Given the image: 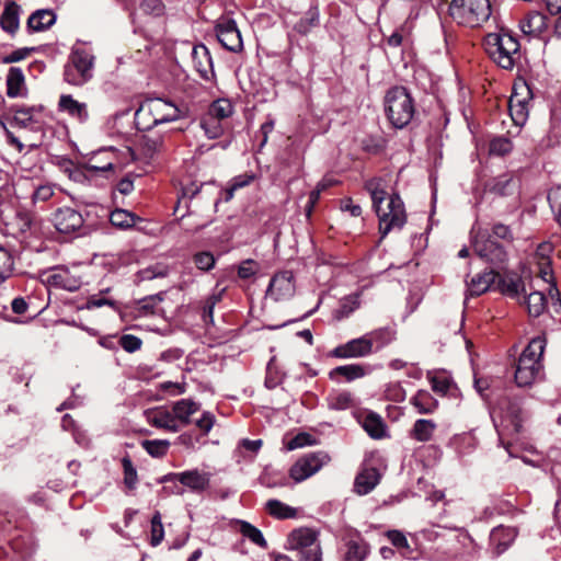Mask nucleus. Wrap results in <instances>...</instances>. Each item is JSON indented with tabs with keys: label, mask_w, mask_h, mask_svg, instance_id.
<instances>
[{
	"label": "nucleus",
	"mask_w": 561,
	"mask_h": 561,
	"mask_svg": "<svg viewBox=\"0 0 561 561\" xmlns=\"http://www.w3.org/2000/svg\"><path fill=\"white\" fill-rule=\"evenodd\" d=\"M366 188L370 193L373 207L379 218V232L385 238L392 230H400L405 221L407 214L404 204L399 195L392 194L386 207L382 203L386 198L383 182L381 179H371L367 181Z\"/></svg>",
	"instance_id": "f257e3e1"
},
{
	"label": "nucleus",
	"mask_w": 561,
	"mask_h": 561,
	"mask_svg": "<svg viewBox=\"0 0 561 561\" xmlns=\"http://www.w3.org/2000/svg\"><path fill=\"white\" fill-rule=\"evenodd\" d=\"M5 193L8 196L13 194L14 199H10V205L12 208V211H15L16 214V229L12 227V229H9L10 226H13V222H5V226L8 227L9 233H15V231L24 232L31 224V216L27 211L15 209L21 199L26 198L28 195L32 198V202L34 204L38 202H47L49 201L54 194H55V185L53 184H43L35 188H33L32 192H30V182L26 179H20L18 182L12 183L11 185H7L5 187L2 186V193Z\"/></svg>",
	"instance_id": "f03ea898"
},
{
	"label": "nucleus",
	"mask_w": 561,
	"mask_h": 561,
	"mask_svg": "<svg viewBox=\"0 0 561 561\" xmlns=\"http://www.w3.org/2000/svg\"><path fill=\"white\" fill-rule=\"evenodd\" d=\"M545 348L546 339L543 336H537L531 339L523 351L515 370V382L518 387H530L541 378Z\"/></svg>",
	"instance_id": "7ed1b4c3"
},
{
	"label": "nucleus",
	"mask_w": 561,
	"mask_h": 561,
	"mask_svg": "<svg viewBox=\"0 0 561 561\" xmlns=\"http://www.w3.org/2000/svg\"><path fill=\"white\" fill-rule=\"evenodd\" d=\"M483 44L490 58L503 69H512L519 59V43L510 33H489Z\"/></svg>",
	"instance_id": "20e7f679"
},
{
	"label": "nucleus",
	"mask_w": 561,
	"mask_h": 561,
	"mask_svg": "<svg viewBox=\"0 0 561 561\" xmlns=\"http://www.w3.org/2000/svg\"><path fill=\"white\" fill-rule=\"evenodd\" d=\"M385 112L391 125L403 128L410 124L414 114V100L404 87H393L385 96Z\"/></svg>",
	"instance_id": "39448f33"
},
{
	"label": "nucleus",
	"mask_w": 561,
	"mask_h": 561,
	"mask_svg": "<svg viewBox=\"0 0 561 561\" xmlns=\"http://www.w3.org/2000/svg\"><path fill=\"white\" fill-rule=\"evenodd\" d=\"M448 13L458 24L478 27L490 19L492 9L490 0H451Z\"/></svg>",
	"instance_id": "423d86ee"
},
{
	"label": "nucleus",
	"mask_w": 561,
	"mask_h": 561,
	"mask_svg": "<svg viewBox=\"0 0 561 561\" xmlns=\"http://www.w3.org/2000/svg\"><path fill=\"white\" fill-rule=\"evenodd\" d=\"M138 113L150 118L149 126L175 122L185 116L183 108L172 101L161 98L146 100L140 105Z\"/></svg>",
	"instance_id": "0eeeda50"
},
{
	"label": "nucleus",
	"mask_w": 561,
	"mask_h": 561,
	"mask_svg": "<svg viewBox=\"0 0 561 561\" xmlns=\"http://www.w3.org/2000/svg\"><path fill=\"white\" fill-rule=\"evenodd\" d=\"M291 550H298L300 561H321V550L317 540V533L311 528L301 527L293 530L287 539Z\"/></svg>",
	"instance_id": "6e6552de"
},
{
	"label": "nucleus",
	"mask_w": 561,
	"mask_h": 561,
	"mask_svg": "<svg viewBox=\"0 0 561 561\" xmlns=\"http://www.w3.org/2000/svg\"><path fill=\"white\" fill-rule=\"evenodd\" d=\"M93 56L81 48L73 49L70 62L65 68V80L72 85H82L92 78Z\"/></svg>",
	"instance_id": "1a4fd4ad"
},
{
	"label": "nucleus",
	"mask_w": 561,
	"mask_h": 561,
	"mask_svg": "<svg viewBox=\"0 0 561 561\" xmlns=\"http://www.w3.org/2000/svg\"><path fill=\"white\" fill-rule=\"evenodd\" d=\"M499 416L503 427L517 434L523 428L527 412L524 410L520 399L504 398L499 405Z\"/></svg>",
	"instance_id": "9d476101"
},
{
	"label": "nucleus",
	"mask_w": 561,
	"mask_h": 561,
	"mask_svg": "<svg viewBox=\"0 0 561 561\" xmlns=\"http://www.w3.org/2000/svg\"><path fill=\"white\" fill-rule=\"evenodd\" d=\"M329 461V455L323 451L308 454L291 466L289 476L295 482H302L317 473Z\"/></svg>",
	"instance_id": "9b49d317"
},
{
	"label": "nucleus",
	"mask_w": 561,
	"mask_h": 561,
	"mask_svg": "<svg viewBox=\"0 0 561 561\" xmlns=\"http://www.w3.org/2000/svg\"><path fill=\"white\" fill-rule=\"evenodd\" d=\"M473 249L480 257L494 265H501L507 260L504 248L495 242L488 232L477 233L473 240Z\"/></svg>",
	"instance_id": "f8f14e48"
},
{
	"label": "nucleus",
	"mask_w": 561,
	"mask_h": 561,
	"mask_svg": "<svg viewBox=\"0 0 561 561\" xmlns=\"http://www.w3.org/2000/svg\"><path fill=\"white\" fill-rule=\"evenodd\" d=\"M215 31L219 43L227 50L238 53L242 49L241 34L233 19L220 16L216 22Z\"/></svg>",
	"instance_id": "ddd939ff"
},
{
	"label": "nucleus",
	"mask_w": 561,
	"mask_h": 561,
	"mask_svg": "<svg viewBox=\"0 0 561 561\" xmlns=\"http://www.w3.org/2000/svg\"><path fill=\"white\" fill-rule=\"evenodd\" d=\"M210 477L211 474L209 472L192 469L182 472L169 473L162 478V481H179L192 492L202 493L209 488Z\"/></svg>",
	"instance_id": "4468645a"
},
{
	"label": "nucleus",
	"mask_w": 561,
	"mask_h": 561,
	"mask_svg": "<svg viewBox=\"0 0 561 561\" xmlns=\"http://www.w3.org/2000/svg\"><path fill=\"white\" fill-rule=\"evenodd\" d=\"M531 99L530 89L527 85L514 90L513 94L508 100L510 115L517 126H523L529 114V102Z\"/></svg>",
	"instance_id": "2eb2a0df"
},
{
	"label": "nucleus",
	"mask_w": 561,
	"mask_h": 561,
	"mask_svg": "<svg viewBox=\"0 0 561 561\" xmlns=\"http://www.w3.org/2000/svg\"><path fill=\"white\" fill-rule=\"evenodd\" d=\"M373 354L370 341L366 335L347 341L332 350L331 355L336 358H360Z\"/></svg>",
	"instance_id": "dca6fc26"
},
{
	"label": "nucleus",
	"mask_w": 561,
	"mask_h": 561,
	"mask_svg": "<svg viewBox=\"0 0 561 561\" xmlns=\"http://www.w3.org/2000/svg\"><path fill=\"white\" fill-rule=\"evenodd\" d=\"M48 286L65 289L68 291H76L81 287L82 280L79 275L73 273L68 267H55L47 275L44 280Z\"/></svg>",
	"instance_id": "f3484780"
},
{
	"label": "nucleus",
	"mask_w": 561,
	"mask_h": 561,
	"mask_svg": "<svg viewBox=\"0 0 561 561\" xmlns=\"http://www.w3.org/2000/svg\"><path fill=\"white\" fill-rule=\"evenodd\" d=\"M295 289L293 273L285 271L271 279L266 295L275 301L286 300L294 296Z\"/></svg>",
	"instance_id": "a211bd4d"
},
{
	"label": "nucleus",
	"mask_w": 561,
	"mask_h": 561,
	"mask_svg": "<svg viewBox=\"0 0 561 561\" xmlns=\"http://www.w3.org/2000/svg\"><path fill=\"white\" fill-rule=\"evenodd\" d=\"M54 225L61 233H70L83 225L82 215L71 207H62L54 214Z\"/></svg>",
	"instance_id": "6ab92c4d"
},
{
	"label": "nucleus",
	"mask_w": 561,
	"mask_h": 561,
	"mask_svg": "<svg viewBox=\"0 0 561 561\" xmlns=\"http://www.w3.org/2000/svg\"><path fill=\"white\" fill-rule=\"evenodd\" d=\"M144 415L146 421L157 428L165 430L171 433L180 431L181 426L174 423L172 411L170 412L164 407L147 409L144 411Z\"/></svg>",
	"instance_id": "aec40b11"
},
{
	"label": "nucleus",
	"mask_w": 561,
	"mask_h": 561,
	"mask_svg": "<svg viewBox=\"0 0 561 561\" xmlns=\"http://www.w3.org/2000/svg\"><path fill=\"white\" fill-rule=\"evenodd\" d=\"M58 108L81 124L89 119L88 104L75 100L70 94H62L59 98Z\"/></svg>",
	"instance_id": "412c9836"
},
{
	"label": "nucleus",
	"mask_w": 561,
	"mask_h": 561,
	"mask_svg": "<svg viewBox=\"0 0 561 561\" xmlns=\"http://www.w3.org/2000/svg\"><path fill=\"white\" fill-rule=\"evenodd\" d=\"M499 274L492 270L484 271L467 280V293L470 296H480L488 291L497 279Z\"/></svg>",
	"instance_id": "4be33fe9"
},
{
	"label": "nucleus",
	"mask_w": 561,
	"mask_h": 561,
	"mask_svg": "<svg viewBox=\"0 0 561 561\" xmlns=\"http://www.w3.org/2000/svg\"><path fill=\"white\" fill-rule=\"evenodd\" d=\"M201 408V404L192 399H181L173 403L172 415L174 423L181 425H188L191 416L195 414Z\"/></svg>",
	"instance_id": "5701e85b"
},
{
	"label": "nucleus",
	"mask_w": 561,
	"mask_h": 561,
	"mask_svg": "<svg viewBox=\"0 0 561 561\" xmlns=\"http://www.w3.org/2000/svg\"><path fill=\"white\" fill-rule=\"evenodd\" d=\"M380 474L376 468H364L356 477L354 490L359 495L371 492L379 483Z\"/></svg>",
	"instance_id": "b1692460"
},
{
	"label": "nucleus",
	"mask_w": 561,
	"mask_h": 561,
	"mask_svg": "<svg viewBox=\"0 0 561 561\" xmlns=\"http://www.w3.org/2000/svg\"><path fill=\"white\" fill-rule=\"evenodd\" d=\"M27 93L24 73L19 67H11L7 75V95L23 98Z\"/></svg>",
	"instance_id": "393cba45"
},
{
	"label": "nucleus",
	"mask_w": 561,
	"mask_h": 561,
	"mask_svg": "<svg viewBox=\"0 0 561 561\" xmlns=\"http://www.w3.org/2000/svg\"><path fill=\"white\" fill-rule=\"evenodd\" d=\"M517 530L514 527L499 526L491 533L490 539L495 547V553L499 556L503 553L511 543L515 540Z\"/></svg>",
	"instance_id": "a878e982"
},
{
	"label": "nucleus",
	"mask_w": 561,
	"mask_h": 561,
	"mask_svg": "<svg viewBox=\"0 0 561 561\" xmlns=\"http://www.w3.org/2000/svg\"><path fill=\"white\" fill-rule=\"evenodd\" d=\"M164 149L160 136H144L139 145V156L145 162L153 161Z\"/></svg>",
	"instance_id": "bb28decb"
},
{
	"label": "nucleus",
	"mask_w": 561,
	"mask_h": 561,
	"mask_svg": "<svg viewBox=\"0 0 561 561\" xmlns=\"http://www.w3.org/2000/svg\"><path fill=\"white\" fill-rule=\"evenodd\" d=\"M520 31L526 35H539L547 27L546 16L537 11H531L519 23Z\"/></svg>",
	"instance_id": "cd10ccee"
},
{
	"label": "nucleus",
	"mask_w": 561,
	"mask_h": 561,
	"mask_svg": "<svg viewBox=\"0 0 561 561\" xmlns=\"http://www.w3.org/2000/svg\"><path fill=\"white\" fill-rule=\"evenodd\" d=\"M21 8L15 0H7L5 8L2 12V30L14 34L20 26Z\"/></svg>",
	"instance_id": "c85d7f7f"
},
{
	"label": "nucleus",
	"mask_w": 561,
	"mask_h": 561,
	"mask_svg": "<svg viewBox=\"0 0 561 561\" xmlns=\"http://www.w3.org/2000/svg\"><path fill=\"white\" fill-rule=\"evenodd\" d=\"M499 278L500 291L513 299L520 300L522 293L524 291V283L520 277L516 275H506Z\"/></svg>",
	"instance_id": "c756f323"
},
{
	"label": "nucleus",
	"mask_w": 561,
	"mask_h": 561,
	"mask_svg": "<svg viewBox=\"0 0 561 561\" xmlns=\"http://www.w3.org/2000/svg\"><path fill=\"white\" fill-rule=\"evenodd\" d=\"M114 151L112 149H103L93 156L85 164V170L90 172H108L114 168V162L110 159Z\"/></svg>",
	"instance_id": "7c9ffc66"
},
{
	"label": "nucleus",
	"mask_w": 561,
	"mask_h": 561,
	"mask_svg": "<svg viewBox=\"0 0 561 561\" xmlns=\"http://www.w3.org/2000/svg\"><path fill=\"white\" fill-rule=\"evenodd\" d=\"M56 21L51 10H37L27 20V28L32 32H42L50 27Z\"/></svg>",
	"instance_id": "2f4dec72"
},
{
	"label": "nucleus",
	"mask_w": 561,
	"mask_h": 561,
	"mask_svg": "<svg viewBox=\"0 0 561 561\" xmlns=\"http://www.w3.org/2000/svg\"><path fill=\"white\" fill-rule=\"evenodd\" d=\"M325 400L328 408L333 411H344L355 405L353 394L345 390L331 391Z\"/></svg>",
	"instance_id": "473e14b6"
},
{
	"label": "nucleus",
	"mask_w": 561,
	"mask_h": 561,
	"mask_svg": "<svg viewBox=\"0 0 561 561\" xmlns=\"http://www.w3.org/2000/svg\"><path fill=\"white\" fill-rule=\"evenodd\" d=\"M365 335L370 341V348L375 353L390 344L396 337V332L390 328H379Z\"/></svg>",
	"instance_id": "72a5a7b5"
},
{
	"label": "nucleus",
	"mask_w": 561,
	"mask_h": 561,
	"mask_svg": "<svg viewBox=\"0 0 561 561\" xmlns=\"http://www.w3.org/2000/svg\"><path fill=\"white\" fill-rule=\"evenodd\" d=\"M411 404L421 414H431L438 407L437 400L426 390H419L411 399Z\"/></svg>",
	"instance_id": "f704fd0d"
},
{
	"label": "nucleus",
	"mask_w": 561,
	"mask_h": 561,
	"mask_svg": "<svg viewBox=\"0 0 561 561\" xmlns=\"http://www.w3.org/2000/svg\"><path fill=\"white\" fill-rule=\"evenodd\" d=\"M234 523L239 526V531L244 538L249 539L252 543L259 546L262 549L267 548V541L257 527L242 519H236Z\"/></svg>",
	"instance_id": "c9c22d12"
},
{
	"label": "nucleus",
	"mask_w": 561,
	"mask_h": 561,
	"mask_svg": "<svg viewBox=\"0 0 561 561\" xmlns=\"http://www.w3.org/2000/svg\"><path fill=\"white\" fill-rule=\"evenodd\" d=\"M436 430V424L432 420L420 419L416 420L410 435L413 439L425 443L428 442Z\"/></svg>",
	"instance_id": "e433bc0d"
},
{
	"label": "nucleus",
	"mask_w": 561,
	"mask_h": 561,
	"mask_svg": "<svg viewBox=\"0 0 561 561\" xmlns=\"http://www.w3.org/2000/svg\"><path fill=\"white\" fill-rule=\"evenodd\" d=\"M267 513L278 519L295 518L297 516V510L291 507L279 500H268L265 504Z\"/></svg>",
	"instance_id": "4c0bfd02"
},
{
	"label": "nucleus",
	"mask_w": 561,
	"mask_h": 561,
	"mask_svg": "<svg viewBox=\"0 0 561 561\" xmlns=\"http://www.w3.org/2000/svg\"><path fill=\"white\" fill-rule=\"evenodd\" d=\"M363 427L373 438L379 439L386 435L385 423L376 413L370 412L364 417Z\"/></svg>",
	"instance_id": "58836bf2"
},
{
	"label": "nucleus",
	"mask_w": 561,
	"mask_h": 561,
	"mask_svg": "<svg viewBox=\"0 0 561 561\" xmlns=\"http://www.w3.org/2000/svg\"><path fill=\"white\" fill-rule=\"evenodd\" d=\"M193 59L197 71L206 78L211 68V57L205 45H198L193 48Z\"/></svg>",
	"instance_id": "ea45409f"
},
{
	"label": "nucleus",
	"mask_w": 561,
	"mask_h": 561,
	"mask_svg": "<svg viewBox=\"0 0 561 561\" xmlns=\"http://www.w3.org/2000/svg\"><path fill=\"white\" fill-rule=\"evenodd\" d=\"M110 221L117 228L128 229L134 227L137 221H140V218L128 210L118 208L111 213Z\"/></svg>",
	"instance_id": "a19ab883"
},
{
	"label": "nucleus",
	"mask_w": 561,
	"mask_h": 561,
	"mask_svg": "<svg viewBox=\"0 0 561 561\" xmlns=\"http://www.w3.org/2000/svg\"><path fill=\"white\" fill-rule=\"evenodd\" d=\"M528 313L531 317H539L546 309L547 301L542 291L535 290L525 298Z\"/></svg>",
	"instance_id": "79ce46f5"
},
{
	"label": "nucleus",
	"mask_w": 561,
	"mask_h": 561,
	"mask_svg": "<svg viewBox=\"0 0 561 561\" xmlns=\"http://www.w3.org/2000/svg\"><path fill=\"white\" fill-rule=\"evenodd\" d=\"M359 307L358 295H351L340 300L339 308L334 310L333 318L337 321L347 318Z\"/></svg>",
	"instance_id": "37998d69"
},
{
	"label": "nucleus",
	"mask_w": 561,
	"mask_h": 561,
	"mask_svg": "<svg viewBox=\"0 0 561 561\" xmlns=\"http://www.w3.org/2000/svg\"><path fill=\"white\" fill-rule=\"evenodd\" d=\"M538 267H539L540 278L549 285L548 290H549V295L551 296V298H554L556 296L559 297L560 293L554 283L550 259H545L543 261H539Z\"/></svg>",
	"instance_id": "c03bdc74"
},
{
	"label": "nucleus",
	"mask_w": 561,
	"mask_h": 561,
	"mask_svg": "<svg viewBox=\"0 0 561 561\" xmlns=\"http://www.w3.org/2000/svg\"><path fill=\"white\" fill-rule=\"evenodd\" d=\"M232 113L233 106L231 102L227 99H218L210 104L206 114L221 121L228 118Z\"/></svg>",
	"instance_id": "a18cd8bd"
},
{
	"label": "nucleus",
	"mask_w": 561,
	"mask_h": 561,
	"mask_svg": "<svg viewBox=\"0 0 561 561\" xmlns=\"http://www.w3.org/2000/svg\"><path fill=\"white\" fill-rule=\"evenodd\" d=\"M332 374L344 377L347 381H352L363 378L366 375V368L360 364H348L335 367Z\"/></svg>",
	"instance_id": "49530a36"
},
{
	"label": "nucleus",
	"mask_w": 561,
	"mask_h": 561,
	"mask_svg": "<svg viewBox=\"0 0 561 561\" xmlns=\"http://www.w3.org/2000/svg\"><path fill=\"white\" fill-rule=\"evenodd\" d=\"M387 537L391 541V543L400 550L401 554L404 558H414L413 550L411 549L408 539L403 533L399 530H389L387 533Z\"/></svg>",
	"instance_id": "de8ad7c7"
},
{
	"label": "nucleus",
	"mask_w": 561,
	"mask_h": 561,
	"mask_svg": "<svg viewBox=\"0 0 561 561\" xmlns=\"http://www.w3.org/2000/svg\"><path fill=\"white\" fill-rule=\"evenodd\" d=\"M201 127L209 139L220 137L224 131L220 121L207 114L201 119Z\"/></svg>",
	"instance_id": "09e8293b"
},
{
	"label": "nucleus",
	"mask_w": 561,
	"mask_h": 561,
	"mask_svg": "<svg viewBox=\"0 0 561 561\" xmlns=\"http://www.w3.org/2000/svg\"><path fill=\"white\" fill-rule=\"evenodd\" d=\"M141 446L150 456L159 458L167 454L170 442L165 439L144 440Z\"/></svg>",
	"instance_id": "8fccbe9b"
},
{
	"label": "nucleus",
	"mask_w": 561,
	"mask_h": 561,
	"mask_svg": "<svg viewBox=\"0 0 561 561\" xmlns=\"http://www.w3.org/2000/svg\"><path fill=\"white\" fill-rule=\"evenodd\" d=\"M368 553V547L365 542L351 541L347 545L345 561H363Z\"/></svg>",
	"instance_id": "3c124183"
},
{
	"label": "nucleus",
	"mask_w": 561,
	"mask_h": 561,
	"mask_svg": "<svg viewBox=\"0 0 561 561\" xmlns=\"http://www.w3.org/2000/svg\"><path fill=\"white\" fill-rule=\"evenodd\" d=\"M163 300L161 294L148 296L138 301L137 311L139 316H148L154 313L156 307Z\"/></svg>",
	"instance_id": "603ef678"
},
{
	"label": "nucleus",
	"mask_w": 561,
	"mask_h": 561,
	"mask_svg": "<svg viewBox=\"0 0 561 561\" xmlns=\"http://www.w3.org/2000/svg\"><path fill=\"white\" fill-rule=\"evenodd\" d=\"M193 262L199 271L208 272L215 266L216 260L211 252L202 251L193 255Z\"/></svg>",
	"instance_id": "864d4df0"
},
{
	"label": "nucleus",
	"mask_w": 561,
	"mask_h": 561,
	"mask_svg": "<svg viewBox=\"0 0 561 561\" xmlns=\"http://www.w3.org/2000/svg\"><path fill=\"white\" fill-rule=\"evenodd\" d=\"M319 22V16L316 11H309L301 18L294 26V30L300 34H307Z\"/></svg>",
	"instance_id": "5fc2aeb1"
},
{
	"label": "nucleus",
	"mask_w": 561,
	"mask_h": 561,
	"mask_svg": "<svg viewBox=\"0 0 561 561\" xmlns=\"http://www.w3.org/2000/svg\"><path fill=\"white\" fill-rule=\"evenodd\" d=\"M122 465L124 469V483L129 490H133L138 481L137 471L128 457L122 459Z\"/></svg>",
	"instance_id": "6e6d98bb"
},
{
	"label": "nucleus",
	"mask_w": 561,
	"mask_h": 561,
	"mask_svg": "<svg viewBox=\"0 0 561 561\" xmlns=\"http://www.w3.org/2000/svg\"><path fill=\"white\" fill-rule=\"evenodd\" d=\"M164 536V529L160 513H156L151 519V545L157 547L161 543Z\"/></svg>",
	"instance_id": "4d7b16f0"
},
{
	"label": "nucleus",
	"mask_w": 561,
	"mask_h": 561,
	"mask_svg": "<svg viewBox=\"0 0 561 561\" xmlns=\"http://www.w3.org/2000/svg\"><path fill=\"white\" fill-rule=\"evenodd\" d=\"M513 144L508 138L497 137L490 142V152L492 154L504 156L511 152Z\"/></svg>",
	"instance_id": "13d9d810"
},
{
	"label": "nucleus",
	"mask_w": 561,
	"mask_h": 561,
	"mask_svg": "<svg viewBox=\"0 0 561 561\" xmlns=\"http://www.w3.org/2000/svg\"><path fill=\"white\" fill-rule=\"evenodd\" d=\"M548 201L551 209L554 211L558 222L561 226V185L550 190Z\"/></svg>",
	"instance_id": "bf43d9fd"
},
{
	"label": "nucleus",
	"mask_w": 561,
	"mask_h": 561,
	"mask_svg": "<svg viewBox=\"0 0 561 561\" xmlns=\"http://www.w3.org/2000/svg\"><path fill=\"white\" fill-rule=\"evenodd\" d=\"M168 270L164 266L156 265L141 270L138 273L140 280H151L158 277H165Z\"/></svg>",
	"instance_id": "052dcab7"
},
{
	"label": "nucleus",
	"mask_w": 561,
	"mask_h": 561,
	"mask_svg": "<svg viewBox=\"0 0 561 561\" xmlns=\"http://www.w3.org/2000/svg\"><path fill=\"white\" fill-rule=\"evenodd\" d=\"M119 344L128 353L138 351L141 347V340L131 334H125L121 337Z\"/></svg>",
	"instance_id": "680f3d73"
},
{
	"label": "nucleus",
	"mask_w": 561,
	"mask_h": 561,
	"mask_svg": "<svg viewBox=\"0 0 561 561\" xmlns=\"http://www.w3.org/2000/svg\"><path fill=\"white\" fill-rule=\"evenodd\" d=\"M160 390L167 392L170 396L176 397L186 392V383L185 382H172L164 381L159 386Z\"/></svg>",
	"instance_id": "e2e57ef3"
},
{
	"label": "nucleus",
	"mask_w": 561,
	"mask_h": 561,
	"mask_svg": "<svg viewBox=\"0 0 561 561\" xmlns=\"http://www.w3.org/2000/svg\"><path fill=\"white\" fill-rule=\"evenodd\" d=\"M103 306H110L112 307L114 310H118V306H117V302L112 300V299H107V298H103V297H100L98 295H93L91 296L88 300H87V304H85V307L87 309H94V308H101Z\"/></svg>",
	"instance_id": "0e129e2a"
},
{
	"label": "nucleus",
	"mask_w": 561,
	"mask_h": 561,
	"mask_svg": "<svg viewBox=\"0 0 561 561\" xmlns=\"http://www.w3.org/2000/svg\"><path fill=\"white\" fill-rule=\"evenodd\" d=\"M33 50H34V48H28V47L19 48L16 50L12 51L11 54H7L5 56H2V62L3 64H12V62L21 61V60L25 59Z\"/></svg>",
	"instance_id": "69168bd1"
},
{
	"label": "nucleus",
	"mask_w": 561,
	"mask_h": 561,
	"mask_svg": "<svg viewBox=\"0 0 561 561\" xmlns=\"http://www.w3.org/2000/svg\"><path fill=\"white\" fill-rule=\"evenodd\" d=\"M259 270L256 262L253 260L243 261L238 268V276L243 279H248L253 276Z\"/></svg>",
	"instance_id": "338daca9"
},
{
	"label": "nucleus",
	"mask_w": 561,
	"mask_h": 561,
	"mask_svg": "<svg viewBox=\"0 0 561 561\" xmlns=\"http://www.w3.org/2000/svg\"><path fill=\"white\" fill-rule=\"evenodd\" d=\"M215 424V415L208 411L204 412L202 416L196 421V426L203 431L204 434H208Z\"/></svg>",
	"instance_id": "774afa93"
}]
</instances>
